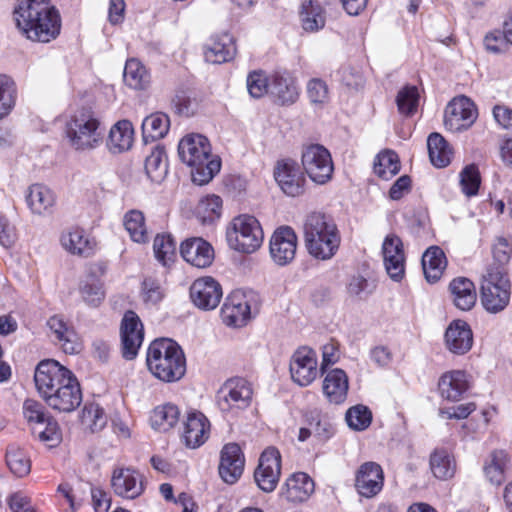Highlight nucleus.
Listing matches in <instances>:
<instances>
[{"mask_svg": "<svg viewBox=\"0 0 512 512\" xmlns=\"http://www.w3.org/2000/svg\"><path fill=\"white\" fill-rule=\"evenodd\" d=\"M12 15L20 34L31 42L49 43L61 33L62 17L51 0H17Z\"/></svg>", "mask_w": 512, "mask_h": 512, "instance_id": "obj_1", "label": "nucleus"}, {"mask_svg": "<svg viewBox=\"0 0 512 512\" xmlns=\"http://www.w3.org/2000/svg\"><path fill=\"white\" fill-rule=\"evenodd\" d=\"M303 239L310 256L326 261L337 254L342 238L331 217L321 212H312L304 220Z\"/></svg>", "mask_w": 512, "mask_h": 512, "instance_id": "obj_2", "label": "nucleus"}, {"mask_svg": "<svg viewBox=\"0 0 512 512\" xmlns=\"http://www.w3.org/2000/svg\"><path fill=\"white\" fill-rule=\"evenodd\" d=\"M178 154L191 168L194 183L207 184L220 171L221 160L212 154L210 141L204 135L191 133L184 136L178 144Z\"/></svg>", "mask_w": 512, "mask_h": 512, "instance_id": "obj_3", "label": "nucleus"}, {"mask_svg": "<svg viewBox=\"0 0 512 512\" xmlns=\"http://www.w3.org/2000/svg\"><path fill=\"white\" fill-rule=\"evenodd\" d=\"M146 365L160 381H179L186 373V357L181 346L169 338L153 340L147 349Z\"/></svg>", "mask_w": 512, "mask_h": 512, "instance_id": "obj_4", "label": "nucleus"}, {"mask_svg": "<svg viewBox=\"0 0 512 512\" xmlns=\"http://www.w3.org/2000/svg\"><path fill=\"white\" fill-rule=\"evenodd\" d=\"M66 137L76 151L98 148L104 140V129L99 115L92 107L77 109L66 123Z\"/></svg>", "mask_w": 512, "mask_h": 512, "instance_id": "obj_5", "label": "nucleus"}, {"mask_svg": "<svg viewBox=\"0 0 512 512\" xmlns=\"http://www.w3.org/2000/svg\"><path fill=\"white\" fill-rule=\"evenodd\" d=\"M226 240L231 249L250 254L261 247L264 234L256 217L242 214L234 217L228 225Z\"/></svg>", "mask_w": 512, "mask_h": 512, "instance_id": "obj_6", "label": "nucleus"}, {"mask_svg": "<svg viewBox=\"0 0 512 512\" xmlns=\"http://www.w3.org/2000/svg\"><path fill=\"white\" fill-rule=\"evenodd\" d=\"M511 283L507 271L489 268L480 283V300L484 309L489 313L503 311L510 302Z\"/></svg>", "mask_w": 512, "mask_h": 512, "instance_id": "obj_7", "label": "nucleus"}, {"mask_svg": "<svg viewBox=\"0 0 512 512\" xmlns=\"http://www.w3.org/2000/svg\"><path fill=\"white\" fill-rule=\"evenodd\" d=\"M259 309V299L254 291L234 290L221 307L222 322L229 327H243Z\"/></svg>", "mask_w": 512, "mask_h": 512, "instance_id": "obj_8", "label": "nucleus"}, {"mask_svg": "<svg viewBox=\"0 0 512 512\" xmlns=\"http://www.w3.org/2000/svg\"><path fill=\"white\" fill-rule=\"evenodd\" d=\"M301 165L312 182L328 183L334 174V163L330 151L320 144H310L302 149Z\"/></svg>", "mask_w": 512, "mask_h": 512, "instance_id": "obj_9", "label": "nucleus"}, {"mask_svg": "<svg viewBox=\"0 0 512 512\" xmlns=\"http://www.w3.org/2000/svg\"><path fill=\"white\" fill-rule=\"evenodd\" d=\"M252 384L243 377L227 379L217 392V405L222 412L243 410L251 405Z\"/></svg>", "mask_w": 512, "mask_h": 512, "instance_id": "obj_10", "label": "nucleus"}, {"mask_svg": "<svg viewBox=\"0 0 512 512\" xmlns=\"http://www.w3.org/2000/svg\"><path fill=\"white\" fill-rule=\"evenodd\" d=\"M74 374L58 361L45 359L38 363L35 373V386L45 401L50 395H54L61 387L72 378Z\"/></svg>", "mask_w": 512, "mask_h": 512, "instance_id": "obj_11", "label": "nucleus"}, {"mask_svg": "<svg viewBox=\"0 0 512 512\" xmlns=\"http://www.w3.org/2000/svg\"><path fill=\"white\" fill-rule=\"evenodd\" d=\"M273 176L281 191L289 197H299L306 191L305 173L294 159L278 160L274 166Z\"/></svg>", "mask_w": 512, "mask_h": 512, "instance_id": "obj_12", "label": "nucleus"}, {"mask_svg": "<svg viewBox=\"0 0 512 512\" xmlns=\"http://www.w3.org/2000/svg\"><path fill=\"white\" fill-rule=\"evenodd\" d=\"M121 352L126 360H133L138 355L144 341V325L133 310L125 311L120 322Z\"/></svg>", "mask_w": 512, "mask_h": 512, "instance_id": "obj_13", "label": "nucleus"}, {"mask_svg": "<svg viewBox=\"0 0 512 512\" xmlns=\"http://www.w3.org/2000/svg\"><path fill=\"white\" fill-rule=\"evenodd\" d=\"M291 379L301 387L309 386L318 376V357L315 350L308 346L297 348L289 363Z\"/></svg>", "mask_w": 512, "mask_h": 512, "instance_id": "obj_14", "label": "nucleus"}, {"mask_svg": "<svg viewBox=\"0 0 512 512\" xmlns=\"http://www.w3.org/2000/svg\"><path fill=\"white\" fill-rule=\"evenodd\" d=\"M478 116L475 104L466 96L453 98L444 111V125L451 132L466 130Z\"/></svg>", "mask_w": 512, "mask_h": 512, "instance_id": "obj_15", "label": "nucleus"}, {"mask_svg": "<svg viewBox=\"0 0 512 512\" xmlns=\"http://www.w3.org/2000/svg\"><path fill=\"white\" fill-rule=\"evenodd\" d=\"M281 475V454L273 446L267 447L260 455L259 463L254 471L257 486L264 492L276 489Z\"/></svg>", "mask_w": 512, "mask_h": 512, "instance_id": "obj_16", "label": "nucleus"}, {"mask_svg": "<svg viewBox=\"0 0 512 512\" xmlns=\"http://www.w3.org/2000/svg\"><path fill=\"white\" fill-rule=\"evenodd\" d=\"M270 97L276 105L291 106L300 97V87L293 72L276 69L271 72Z\"/></svg>", "mask_w": 512, "mask_h": 512, "instance_id": "obj_17", "label": "nucleus"}, {"mask_svg": "<svg viewBox=\"0 0 512 512\" xmlns=\"http://www.w3.org/2000/svg\"><path fill=\"white\" fill-rule=\"evenodd\" d=\"M384 481L382 466L374 461H366L355 471L354 488L358 495L370 499L383 490Z\"/></svg>", "mask_w": 512, "mask_h": 512, "instance_id": "obj_18", "label": "nucleus"}, {"mask_svg": "<svg viewBox=\"0 0 512 512\" xmlns=\"http://www.w3.org/2000/svg\"><path fill=\"white\" fill-rule=\"evenodd\" d=\"M297 245L298 237L294 229L288 225L279 226L269 242L272 260L279 266L291 263L296 256Z\"/></svg>", "mask_w": 512, "mask_h": 512, "instance_id": "obj_19", "label": "nucleus"}, {"mask_svg": "<svg viewBox=\"0 0 512 512\" xmlns=\"http://www.w3.org/2000/svg\"><path fill=\"white\" fill-rule=\"evenodd\" d=\"M192 303L200 310H214L220 303L223 290L221 284L211 276L199 277L189 289Z\"/></svg>", "mask_w": 512, "mask_h": 512, "instance_id": "obj_20", "label": "nucleus"}, {"mask_svg": "<svg viewBox=\"0 0 512 512\" xmlns=\"http://www.w3.org/2000/svg\"><path fill=\"white\" fill-rule=\"evenodd\" d=\"M111 488L121 498L135 499L144 492L143 477L135 469L117 467L111 475Z\"/></svg>", "mask_w": 512, "mask_h": 512, "instance_id": "obj_21", "label": "nucleus"}, {"mask_svg": "<svg viewBox=\"0 0 512 512\" xmlns=\"http://www.w3.org/2000/svg\"><path fill=\"white\" fill-rule=\"evenodd\" d=\"M210 430V421L202 412H189L183 423L181 440L187 448L196 449L208 440Z\"/></svg>", "mask_w": 512, "mask_h": 512, "instance_id": "obj_22", "label": "nucleus"}, {"mask_svg": "<svg viewBox=\"0 0 512 512\" xmlns=\"http://www.w3.org/2000/svg\"><path fill=\"white\" fill-rule=\"evenodd\" d=\"M47 326L64 353H80L82 341L72 323L66 321L62 315H53L48 319Z\"/></svg>", "mask_w": 512, "mask_h": 512, "instance_id": "obj_23", "label": "nucleus"}, {"mask_svg": "<svg viewBox=\"0 0 512 512\" xmlns=\"http://www.w3.org/2000/svg\"><path fill=\"white\" fill-rule=\"evenodd\" d=\"M245 457L237 443L225 444L220 452L218 467L221 479L228 483H236L243 474Z\"/></svg>", "mask_w": 512, "mask_h": 512, "instance_id": "obj_24", "label": "nucleus"}, {"mask_svg": "<svg viewBox=\"0 0 512 512\" xmlns=\"http://www.w3.org/2000/svg\"><path fill=\"white\" fill-rule=\"evenodd\" d=\"M382 253L387 273L393 280L400 281L405 273V253L400 237L387 235L382 244Z\"/></svg>", "mask_w": 512, "mask_h": 512, "instance_id": "obj_25", "label": "nucleus"}, {"mask_svg": "<svg viewBox=\"0 0 512 512\" xmlns=\"http://www.w3.org/2000/svg\"><path fill=\"white\" fill-rule=\"evenodd\" d=\"M51 409L58 412L70 413L82 403L80 384L74 375L57 391L44 401Z\"/></svg>", "mask_w": 512, "mask_h": 512, "instance_id": "obj_26", "label": "nucleus"}, {"mask_svg": "<svg viewBox=\"0 0 512 512\" xmlns=\"http://www.w3.org/2000/svg\"><path fill=\"white\" fill-rule=\"evenodd\" d=\"M182 258L196 268H207L214 260L212 245L201 237H192L183 241L180 245Z\"/></svg>", "mask_w": 512, "mask_h": 512, "instance_id": "obj_27", "label": "nucleus"}, {"mask_svg": "<svg viewBox=\"0 0 512 512\" xmlns=\"http://www.w3.org/2000/svg\"><path fill=\"white\" fill-rule=\"evenodd\" d=\"M236 54V39L228 32L213 35L204 49L206 61L213 64L230 62Z\"/></svg>", "mask_w": 512, "mask_h": 512, "instance_id": "obj_28", "label": "nucleus"}, {"mask_svg": "<svg viewBox=\"0 0 512 512\" xmlns=\"http://www.w3.org/2000/svg\"><path fill=\"white\" fill-rule=\"evenodd\" d=\"M446 348L453 354L464 355L473 345V332L464 320H453L446 329L445 335Z\"/></svg>", "mask_w": 512, "mask_h": 512, "instance_id": "obj_29", "label": "nucleus"}, {"mask_svg": "<svg viewBox=\"0 0 512 512\" xmlns=\"http://www.w3.org/2000/svg\"><path fill=\"white\" fill-rule=\"evenodd\" d=\"M324 374L322 391L328 402L336 405L344 403L349 390L347 373L343 369L334 368Z\"/></svg>", "mask_w": 512, "mask_h": 512, "instance_id": "obj_30", "label": "nucleus"}, {"mask_svg": "<svg viewBox=\"0 0 512 512\" xmlns=\"http://www.w3.org/2000/svg\"><path fill=\"white\" fill-rule=\"evenodd\" d=\"M63 248L72 255L88 258L95 254L97 242L90 238L84 229L72 227L61 235Z\"/></svg>", "mask_w": 512, "mask_h": 512, "instance_id": "obj_31", "label": "nucleus"}, {"mask_svg": "<svg viewBox=\"0 0 512 512\" xmlns=\"http://www.w3.org/2000/svg\"><path fill=\"white\" fill-rule=\"evenodd\" d=\"M469 388L468 374L462 370L447 371L438 381L440 396L448 401H459Z\"/></svg>", "mask_w": 512, "mask_h": 512, "instance_id": "obj_32", "label": "nucleus"}, {"mask_svg": "<svg viewBox=\"0 0 512 512\" xmlns=\"http://www.w3.org/2000/svg\"><path fill=\"white\" fill-rule=\"evenodd\" d=\"M26 203L33 214L50 215L56 205L55 193L43 184H32L26 194Z\"/></svg>", "mask_w": 512, "mask_h": 512, "instance_id": "obj_33", "label": "nucleus"}, {"mask_svg": "<svg viewBox=\"0 0 512 512\" xmlns=\"http://www.w3.org/2000/svg\"><path fill=\"white\" fill-rule=\"evenodd\" d=\"M285 497L289 502L302 503L314 493L315 483L305 472L292 474L285 483Z\"/></svg>", "mask_w": 512, "mask_h": 512, "instance_id": "obj_34", "label": "nucleus"}, {"mask_svg": "<svg viewBox=\"0 0 512 512\" xmlns=\"http://www.w3.org/2000/svg\"><path fill=\"white\" fill-rule=\"evenodd\" d=\"M421 262L424 276L431 284L441 279L448 264L443 249L436 245L430 246L425 250Z\"/></svg>", "mask_w": 512, "mask_h": 512, "instance_id": "obj_35", "label": "nucleus"}, {"mask_svg": "<svg viewBox=\"0 0 512 512\" xmlns=\"http://www.w3.org/2000/svg\"><path fill=\"white\" fill-rule=\"evenodd\" d=\"M510 456L506 450L495 449L487 456L483 464L486 479L494 485H501L506 478Z\"/></svg>", "mask_w": 512, "mask_h": 512, "instance_id": "obj_36", "label": "nucleus"}, {"mask_svg": "<svg viewBox=\"0 0 512 512\" xmlns=\"http://www.w3.org/2000/svg\"><path fill=\"white\" fill-rule=\"evenodd\" d=\"M429 465L433 476L439 480L453 478L457 469L453 453L444 447H437L431 452Z\"/></svg>", "mask_w": 512, "mask_h": 512, "instance_id": "obj_37", "label": "nucleus"}, {"mask_svg": "<svg viewBox=\"0 0 512 512\" xmlns=\"http://www.w3.org/2000/svg\"><path fill=\"white\" fill-rule=\"evenodd\" d=\"M453 303L462 311H469L474 307L477 294L474 283L466 277L454 278L449 284Z\"/></svg>", "mask_w": 512, "mask_h": 512, "instance_id": "obj_38", "label": "nucleus"}, {"mask_svg": "<svg viewBox=\"0 0 512 512\" xmlns=\"http://www.w3.org/2000/svg\"><path fill=\"white\" fill-rule=\"evenodd\" d=\"M134 141V128L129 120H120L110 129L107 146L112 152L129 150Z\"/></svg>", "mask_w": 512, "mask_h": 512, "instance_id": "obj_39", "label": "nucleus"}, {"mask_svg": "<svg viewBox=\"0 0 512 512\" xmlns=\"http://www.w3.org/2000/svg\"><path fill=\"white\" fill-rule=\"evenodd\" d=\"M302 28L307 32H316L325 26L326 13L322 5L315 0H305L299 12Z\"/></svg>", "mask_w": 512, "mask_h": 512, "instance_id": "obj_40", "label": "nucleus"}, {"mask_svg": "<svg viewBox=\"0 0 512 512\" xmlns=\"http://www.w3.org/2000/svg\"><path fill=\"white\" fill-rule=\"evenodd\" d=\"M145 172L152 182L160 183L168 173V157L163 145L157 144L145 159Z\"/></svg>", "mask_w": 512, "mask_h": 512, "instance_id": "obj_41", "label": "nucleus"}, {"mask_svg": "<svg viewBox=\"0 0 512 512\" xmlns=\"http://www.w3.org/2000/svg\"><path fill=\"white\" fill-rule=\"evenodd\" d=\"M427 147L430 161L435 167L444 168L450 164L453 149L440 133L433 132L428 136Z\"/></svg>", "mask_w": 512, "mask_h": 512, "instance_id": "obj_42", "label": "nucleus"}, {"mask_svg": "<svg viewBox=\"0 0 512 512\" xmlns=\"http://www.w3.org/2000/svg\"><path fill=\"white\" fill-rule=\"evenodd\" d=\"M142 136L145 143L164 138L170 129V118L163 112H155L142 122Z\"/></svg>", "mask_w": 512, "mask_h": 512, "instance_id": "obj_43", "label": "nucleus"}, {"mask_svg": "<svg viewBox=\"0 0 512 512\" xmlns=\"http://www.w3.org/2000/svg\"><path fill=\"white\" fill-rule=\"evenodd\" d=\"M32 435L49 449L58 447L63 440L62 429L53 416L48 417L43 425L32 426Z\"/></svg>", "mask_w": 512, "mask_h": 512, "instance_id": "obj_44", "label": "nucleus"}, {"mask_svg": "<svg viewBox=\"0 0 512 512\" xmlns=\"http://www.w3.org/2000/svg\"><path fill=\"white\" fill-rule=\"evenodd\" d=\"M201 102L198 92L193 89H178L171 99V108L178 116H193Z\"/></svg>", "mask_w": 512, "mask_h": 512, "instance_id": "obj_45", "label": "nucleus"}, {"mask_svg": "<svg viewBox=\"0 0 512 512\" xmlns=\"http://www.w3.org/2000/svg\"><path fill=\"white\" fill-rule=\"evenodd\" d=\"M180 410L171 403L156 406L150 416L151 425L155 430L166 432L179 421Z\"/></svg>", "mask_w": 512, "mask_h": 512, "instance_id": "obj_46", "label": "nucleus"}, {"mask_svg": "<svg viewBox=\"0 0 512 512\" xmlns=\"http://www.w3.org/2000/svg\"><path fill=\"white\" fill-rule=\"evenodd\" d=\"M18 99V87L15 80L7 74H0V120L14 110Z\"/></svg>", "mask_w": 512, "mask_h": 512, "instance_id": "obj_47", "label": "nucleus"}, {"mask_svg": "<svg viewBox=\"0 0 512 512\" xmlns=\"http://www.w3.org/2000/svg\"><path fill=\"white\" fill-rule=\"evenodd\" d=\"M123 225L130 238L137 243H146L149 240L145 216L137 209L129 210L123 218Z\"/></svg>", "mask_w": 512, "mask_h": 512, "instance_id": "obj_48", "label": "nucleus"}, {"mask_svg": "<svg viewBox=\"0 0 512 512\" xmlns=\"http://www.w3.org/2000/svg\"><path fill=\"white\" fill-rule=\"evenodd\" d=\"M222 212V199L217 195L202 197L197 203L194 214L202 223H212L219 219Z\"/></svg>", "mask_w": 512, "mask_h": 512, "instance_id": "obj_49", "label": "nucleus"}, {"mask_svg": "<svg viewBox=\"0 0 512 512\" xmlns=\"http://www.w3.org/2000/svg\"><path fill=\"white\" fill-rule=\"evenodd\" d=\"M6 464L17 477H25L31 471V460L27 452L19 446L12 444L6 450Z\"/></svg>", "mask_w": 512, "mask_h": 512, "instance_id": "obj_50", "label": "nucleus"}, {"mask_svg": "<svg viewBox=\"0 0 512 512\" xmlns=\"http://www.w3.org/2000/svg\"><path fill=\"white\" fill-rule=\"evenodd\" d=\"M401 165L397 155L392 150L380 152L374 161V173L383 180H390L400 171Z\"/></svg>", "mask_w": 512, "mask_h": 512, "instance_id": "obj_51", "label": "nucleus"}, {"mask_svg": "<svg viewBox=\"0 0 512 512\" xmlns=\"http://www.w3.org/2000/svg\"><path fill=\"white\" fill-rule=\"evenodd\" d=\"M420 94L416 86L405 85L396 96L398 112L405 117L414 116L419 107Z\"/></svg>", "mask_w": 512, "mask_h": 512, "instance_id": "obj_52", "label": "nucleus"}, {"mask_svg": "<svg viewBox=\"0 0 512 512\" xmlns=\"http://www.w3.org/2000/svg\"><path fill=\"white\" fill-rule=\"evenodd\" d=\"M271 73L262 69L252 70L246 77V87L249 95L254 99H261L270 93Z\"/></svg>", "mask_w": 512, "mask_h": 512, "instance_id": "obj_53", "label": "nucleus"}, {"mask_svg": "<svg viewBox=\"0 0 512 512\" xmlns=\"http://www.w3.org/2000/svg\"><path fill=\"white\" fill-rule=\"evenodd\" d=\"M124 82L133 89H143L148 82V73L145 66L137 59L126 61L123 73Z\"/></svg>", "mask_w": 512, "mask_h": 512, "instance_id": "obj_54", "label": "nucleus"}, {"mask_svg": "<svg viewBox=\"0 0 512 512\" xmlns=\"http://www.w3.org/2000/svg\"><path fill=\"white\" fill-rule=\"evenodd\" d=\"M153 250L156 259L168 265L176 256V242L170 234H158L154 239Z\"/></svg>", "mask_w": 512, "mask_h": 512, "instance_id": "obj_55", "label": "nucleus"}, {"mask_svg": "<svg viewBox=\"0 0 512 512\" xmlns=\"http://www.w3.org/2000/svg\"><path fill=\"white\" fill-rule=\"evenodd\" d=\"M81 423L92 432L100 431L107 423L104 410L97 404L85 405L81 413Z\"/></svg>", "mask_w": 512, "mask_h": 512, "instance_id": "obj_56", "label": "nucleus"}, {"mask_svg": "<svg viewBox=\"0 0 512 512\" xmlns=\"http://www.w3.org/2000/svg\"><path fill=\"white\" fill-rule=\"evenodd\" d=\"M345 419L350 428L356 431H362L371 424L372 413L368 407L359 404L347 410Z\"/></svg>", "mask_w": 512, "mask_h": 512, "instance_id": "obj_57", "label": "nucleus"}, {"mask_svg": "<svg viewBox=\"0 0 512 512\" xmlns=\"http://www.w3.org/2000/svg\"><path fill=\"white\" fill-rule=\"evenodd\" d=\"M23 416L32 427L43 425V422L52 415L39 401L35 399H26L23 403Z\"/></svg>", "mask_w": 512, "mask_h": 512, "instance_id": "obj_58", "label": "nucleus"}, {"mask_svg": "<svg viewBox=\"0 0 512 512\" xmlns=\"http://www.w3.org/2000/svg\"><path fill=\"white\" fill-rule=\"evenodd\" d=\"M481 183L479 169L475 164L464 167L460 173V185L462 192L467 196H475Z\"/></svg>", "mask_w": 512, "mask_h": 512, "instance_id": "obj_59", "label": "nucleus"}, {"mask_svg": "<svg viewBox=\"0 0 512 512\" xmlns=\"http://www.w3.org/2000/svg\"><path fill=\"white\" fill-rule=\"evenodd\" d=\"M141 294L144 303L156 305L164 298V289L157 279L146 277L142 282Z\"/></svg>", "mask_w": 512, "mask_h": 512, "instance_id": "obj_60", "label": "nucleus"}, {"mask_svg": "<svg viewBox=\"0 0 512 512\" xmlns=\"http://www.w3.org/2000/svg\"><path fill=\"white\" fill-rule=\"evenodd\" d=\"M306 90L311 103L324 104L329 99V88L323 79H310L307 83Z\"/></svg>", "mask_w": 512, "mask_h": 512, "instance_id": "obj_61", "label": "nucleus"}, {"mask_svg": "<svg viewBox=\"0 0 512 512\" xmlns=\"http://www.w3.org/2000/svg\"><path fill=\"white\" fill-rule=\"evenodd\" d=\"M80 294L83 300L93 307L99 306L105 298V292L102 284L94 280L82 285L80 288Z\"/></svg>", "mask_w": 512, "mask_h": 512, "instance_id": "obj_62", "label": "nucleus"}, {"mask_svg": "<svg viewBox=\"0 0 512 512\" xmlns=\"http://www.w3.org/2000/svg\"><path fill=\"white\" fill-rule=\"evenodd\" d=\"M512 257V243L506 238L500 237L493 246V258L498 264L496 268L500 271H506L505 266L510 262Z\"/></svg>", "mask_w": 512, "mask_h": 512, "instance_id": "obj_63", "label": "nucleus"}, {"mask_svg": "<svg viewBox=\"0 0 512 512\" xmlns=\"http://www.w3.org/2000/svg\"><path fill=\"white\" fill-rule=\"evenodd\" d=\"M509 41L505 34L501 31H493L486 34L484 38V46L487 51L492 53H501L507 50Z\"/></svg>", "mask_w": 512, "mask_h": 512, "instance_id": "obj_64", "label": "nucleus"}]
</instances>
